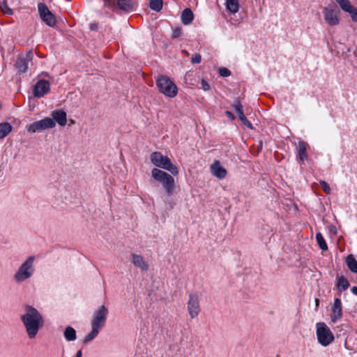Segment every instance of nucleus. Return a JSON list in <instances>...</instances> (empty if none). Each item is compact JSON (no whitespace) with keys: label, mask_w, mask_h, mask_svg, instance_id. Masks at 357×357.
Masks as SVG:
<instances>
[{"label":"nucleus","mask_w":357,"mask_h":357,"mask_svg":"<svg viewBox=\"0 0 357 357\" xmlns=\"http://www.w3.org/2000/svg\"><path fill=\"white\" fill-rule=\"evenodd\" d=\"M21 321L29 339H34L44 326L43 315L36 308L31 305L24 307V314L21 315Z\"/></svg>","instance_id":"1"},{"label":"nucleus","mask_w":357,"mask_h":357,"mask_svg":"<svg viewBox=\"0 0 357 357\" xmlns=\"http://www.w3.org/2000/svg\"><path fill=\"white\" fill-rule=\"evenodd\" d=\"M108 314L109 311L104 305H100L93 311L90 319L91 330L84 336L83 339L84 344L90 342L98 335L106 324Z\"/></svg>","instance_id":"2"},{"label":"nucleus","mask_w":357,"mask_h":357,"mask_svg":"<svg viewBox=\"0 0 357 357\" xmlns=\"http://www.w3.org/2000/svg\"><path fill=\"white\" fill-rule=\"evenodd\" d=\"M35 257L31 255L20 265L17 271L13 275V279L16 282L20 283L30 278L34 273L35 268L33 262Z\"/></svg>","instance_id":"3"},{"label":"nucleus","mask_w":357,"mask_h":357,"mask_svg":"<svg viewBox=\"0 0 357 357\" xmlns=\"http://www.w3.org/2000/svg\"><path fill=\"white\" fill-rule=\"evenodd\" d=\"M151 175L155 180L162 185L168 196L173 195L175 188V181L170 174L158 168H154L152 169Z\"/></svg>","instance_id":"4"},{"label":"nucleus","mask_w":357,"mask_h":357,"mask_svg":"<svg viewBox=\"0 0 357 357\" xmlns=\"http://www.w3.org/2000/svg\"><path fill=\"white\" fill-rule=\"evenodd\" d=\"M151 161L155 167L164 169L173 175L178 174L177 167L172 163L168 157L163 155L160 152H153L151 155Z\"/></svg>","instance_id":"5"},{"label":"nucleus","mask_w":357,"mask_h":357,"mask_svg":"<svg viewBox=\"0 0 357 357\" xmlns=\"http://www.w3.org/2000/svg\"><path fill=\"white\" fill-rule=\"evenodd\" d=\"M317 342L322 347H327L334 341V335L330 328L324 322L316 324Z\"/></svg>","instance_id":"6"},{"label":"nucleus","mask_w":357,"mask_h":357,"mask_svg":"<svg viewBox=\"0 0 357 357\" xmlns=\"http://www.w3.org/2000/svg\"><path fill=\"white\" fill-rule=\"evenodd\" d=\"M156 85L159 91L167 97H175L178 89L175 84L167 76L160 75L156 79Z\"/></svg>","instance_id":"7"},{"label":"nucleus","mask_w":357,"mask_h":357,"mask_svg":"<svg viewBox=\"0 0 357 357\" xmlns=\"http://www.w3.org/2000/svg\"><path fill=\"white\" fill-rule=\"evenodd\" d=\"M55 126V122L51 118H45L42 120L35 121L26 126V129L29 132H41L48 128H52Z\"/></svg>","instance_id":"8"},{"label":"nucleus","mask_w":357,"mask_h":357,"mask_svg":"<svg viewBox=\"0 0 357 357\" xmlns=\"http://www.w3.org/2000/svg\"><path fill=\"white\" fill-rule=\"evenodd\" d=\"M189 297L188 310L190 318L194 319L197 317L200 312V296L197 294L191 293Z\"/></svg>","instance_id":"9"},{"label":"nucleus","mask_w":357,"mask_h":357,"mask_svg":"<svg viewBox=\"0 0 357 357\" xmlns=\"http://www.w3.org/2000/svg\"><path fill=\"white\" fill-rule=\"evenodd\" d=\"M38 8L40 16L43 22L50 26H54L56 20L54 15L50 11L47 6L43 3H40L38 5Z\"/></svg>","instance_id":"10"},{"label":"nucleus","mask_w":357,"mask_h":357,"mask_svg":"<svg viewBox=\"0 0 357 357\" xmlns=\"http://www.w3.org/2000/svg\"><path fill=\"white\" fill-rule=\"evenodd\" d=\"M324 20L331 26H335L340 23V18L337 10L333 6H328L323 10Z\"/></svg>","instance_id":"11"},{"label":"nucleus","mask_w":357,"mask_h":357,"mask_svg":"<svg viewBox=\"0 0 357 357\" xmlns=\"http://www.w3.org/2000/svg\"><path fill=\"white\" fill-rule=\"evenodd\" d=\"M33 59V52L32 51H29L25 55L20 56L16 63L15 66L18 71L24 73L26 72L28 64L29 62L32 61Z\"/></svg>","instance_id":"12"},{"label":"nucleus","mask_w":357,"mask_h":357,"mask_svg":"<svg viewBox=\"0 0 357 357\" xmlns=\"http://www.w3.org/2000/svg\"><path fill=\"white\" fill-rule=\"evenodd\" d=\"M50 91L49 82L40 79L36 84L33 90V96L37 98L44 96Z\"/></svg>","instance_id":"13"},{"label":"nucleus","mask_w":357,"mask_h":357,"mask_svg":"<svg viewBox=\"0 0 357 357\" xmlns=\"http://www.w3.org/2000/svg\"><path fill=\"white\" fill-rule=\"evenodd\" d=\"M342 316V302L339 298H335L331 307V320L336 323Z\"/></svg>","instance_id":"14"},{"label":"nucleus","mask_w":357,"mask_h":357,"mask_svg":"<svg viewBox=\"0 0 357 357\" xmlns=\"http://www.w3.org/2000/svg\"><path fill=\"white\" fill-rule=\"evenodd\" d=\"M210 169L211 174L220 179H222L227 176V170L220 165L218 160H215L211 165Z\"/></svg>","instance_id":"15"},{"label":"nucleus","mask_w":357,"mask_h":357,"mask_svg":"<svg viewBox=\"0 0 357 357\" xmlns=\"http://www.w3.org/2000/svg\"><path fill=\"white\" fill-rule=\"evenodd\" d=\"M132 262L133 264L139 268L143 271H146L149 269V265L140 255L132 254Z\"/></svg>","instance_id":"16"},{"label":"nucleus","mask_w":357,"mask_h":357,"mask_svg":"<svg viewBox=\"0 0 357 357\" xmlns=\"http://www.w3.org/2000/svg\"><path fill=\"white\" fill-rule=\"evenodd\" d=\"M52 119L60 126H63L66 124V113L61 110H56L52 112Z\"/></svg>","instance_id":"17"},{"label":"nucleus","mask_w":357,"mask_h":357,"mask_svg":"<svg viewBox=\"0 0 357 357\" xmlns=\"http://www.w3.org/2000/svg\"><path fill=\"white\" fill-rule=\"evenodd\" d=\"M225 5L227 10L231 13L235 14L239 10L240 4L238 0H225Z\"/></svg>","instance_id":"18"},{"label":"nucleus","mask_w":357,"mask_h":357,"mask_svg":"<svg viewBox=\"0 0 357 357\" xmlns=\"http://www.w3.org/2000/svg\"><path fill=\"white\" fill-rule=\"evenodd\" d=\"M63 336L66 341L73 342L77 338V333L72 326H67L63 331Z\"/></svg>","instance_id":"19"},{"label":"nucleus","mask_w":357,"mask_h":357,"mask_svg":"<svg viewBox=\"0 0 357 357\" xmlns=\"http://www.w3.org/2000/svg\"><path fill=\"white\" fill-rule=\"evenodd\" d=\"M194 19L192 11L190 8H185L182 12L181 20L185 25L190 24Z\"/></svg>","instance_id":"20"},{"label":"nucleus","mask_w":357,"mask_h":357,"mask_svg":"<svg viewBox=\"0 0 357 357\" xmlns=\"http://www.w3.org/2000/svg\"><path fill=\"white\" fill-rule=\"evenodd\" d=\"M348 268L353 273H357V261L352 255H349L346 259Z\"/></svg>","instance_id":"21"},{"label":"nucleus","mask_w":357,"mask_h":357,"mask_svg":"<svg viewBox=\"0 0 357 357\" xmlns=\"http://www.w3.org/2000/svg\"><path fill=\"white\" fill-rule=\"evenodd\" d=\"M12 130V126L8 123H0V139L6 137Z\"/></svg>","instance_id":"22"},{"label":"nucleus","mask_w":357,"mask_h":357,"mask_svg":"<svg viewBox=\"0 0 357 357\" xmlns=\"http://www.w3.org/2000/svg\"><path fill=\"white\" fill-rule=\"evenodd\" d=\"M307 144L304 142H299L298 144V157L301 161L306 158V149Z\"/></svg>","instance_id":"23"},{"label":"nucleus","mask_w":357,"mask_h":357,"mask_svg":"<svg viewBox=\"0 0 357 357\" xmlns=\"http://www.w3.org/2000/svg\"><path fill=\"white\" fill-rule=\"evenodd\" d=\"M335 1L338 3L342 10L346 13L350 11V9H351L353 6L349 0H335Z\"/></svg>","instance_id":"24"},{"label":"nucleus","mask_w":357,"mask_h":357,"mask_svg":"<svg viewBox=\"0 0 357 357\" xmlns=\"http://www.w3.org/2000/svg\"><path fill=\"white\" fill-rule=\"evenodd\" d=\"M316 239L319 248L323 251H326L328 250L327 244L321 233H317L316 234Z\"/></svg>","instance_id":"25"},{"label":"nucleus","mask_w":357,"mask_h":357,"mask_svg":"<svg viewBox=\"0 0 357 357\" xmlns=\"http://www.w3.org/2000/svg\"><path fill=\"white\" fill-rule=\"evenodd\" d=\"M149 6L151 9L158 12L162 8V0H151Z\"/></svg>","instance_id":"26"},{"label":"nucleus","mask_w":357,"mask_h":357,"mask_svg":"<svg viewBox=\"0 0 357 357\" xmlns=\"http://www.w3.org/2000/svg\"><path fill=\"white\" fill-rule=\"evenodd\" d=\"M117 5L121 10H128L131 8L130 0H118Z\"/></svg>","instance_id":"27"},{"label":"nucleus","mask_w":357,"mask_h":357,"mask_svg":"<svg viewBox=\"0 0 357 357\" xmlns=\"http://www.w3.org/2000/svg\"><path fill=\"white\" fill-rule=\"evenodd\" d=\"M337 286L340 290H344L349 287V282L344 277L341 276L338 278Z\"/></svg>","instance_id":"28"},{"label":"nucleus","mask_w":357,"mask_h":357,"mask_svg":"<svg viewBox=\"0 0 357 357\" xmlns=\"http://www.w3.org/2000/svg\"><path fill=\"white\" fill-rule=\"evenodd\" d=\"M233 107L235 109V111L236 112V113L238 114L239 118L244 116V114L243 112V106L238 99L235 100V102L233 105Z\"/></svg>","instance_id":"29"},{"label":"nucleus","mask_w":357,"mask_h":357,"mask_svg":"<svg viewBox=\"0 0 357 357\" xmlns=\"http://www.w3.org/2000/svg\"><path fill=\"white\" fill-rule=\"evenodd\" d=\"M0 7H1V9L2 12L4 14H7V15H12L13 14L12 9L8 7V4H7L6 1H3V3L1 4Z\"/></svg>","instance_id":"30"},{"label":"nucleus","mask_w":357,"mask_h":357,"mask_svg":"<svg viewBox=\"0 0 357 357\" xmlns=\"http://www.w3.org/2000/svg\"><path fill=\"white\" fill-rule=\"evenodd\" d=\"M347 13L350 14L353 21L357 22V8L352 6L351 9H350V11H348Z\"/></svg>","instance_id":"31"},{"label":"nucleus","mask_w":357,"mask_h":357,"mask_svg":"<svg viewBox=\"0 0 357 357\" xmlns=\"http://www.w3.org/2000/svg\"><path fill=\"white\" fill-rule=\"evenodd\" d=\"M239 119L245 126H246L249 129H252V123L247 119L245 115L240 117Z\"/></svg>","instance_id":"32"},{"label":"nucleus","mask_w":357,"mask_h":357,"mask_svg":"<svg viewBox=\"0 0 357 357\" xmlns=\"http://www.w3.org/2000/svg\"><path fill=\"white\" fill-rule=\"evenodd\" d=\"M320 185L326 193H327V194L331 193V188L326 182H325L324 181H320Z\"/></svg>","instance_id":"33"},{"label":"nucleus","mask_w":357,"mask_h":357,"mask_svg":"<svg viewBox=\"0 0 357 357\" xmlns=\"http://www.w3.org/2000/svg\"><path fill=\"white\" fill-rule=\"evenodd\" d=\"M202 60V56L199 54H194L191 58V62L192 63H199Z\"/></svg>","instance_id":"34"},{"label":"nucleus","mask_w":357,"mask_h":357,"mask_svg":"<svg viewBox=\"0 0 357 357\" xmlns=\"http://www.w3.org/2000/svg\"><path fill=\"white\" fill-rule=\"evenodd\" d=\"M182 31L180 27L174 28L172 33V37L174 38H178L181 35Z\"/></svg>","instance_id":"35"},{"label":"nucleus","mask_w":357,"mask_h":357,"mask_svg":"<svg viewBox=\"0 0 357 357\" xmlns=\"http://www.w3.org/2000/svg\"><path fill=\"white\" fill-rule=\"evenodd\" d=\"M220 75L222 77H228L230 75V71L226 68H222L219 70Z\"/></svg>","instance_id":"36"},{"label":"nucleus","mask_w":357,"mask_h":357,"mask_svg":"<svg viewBox=\"0 0 357 357\" xmlns=\"http://www.w3.org/2000/svg\"><path fill=\"white\" fill-rule=\"evenodd\" d=\"M202 89L204 91H208L210 89V86L208 82L205 79H202L201 81Z\"/></svg>","instance_id":"37"},{"label":"nucleus","mask_w":357,"mask_h":357,"mask_svg":"<svg viewBox=\"0 0 357 357\" xmlns=\"http://www.w3.org/2000/svg\"><path fill=\"white\" fill-rule=\"evenodd\" d=\"M104 1L105 6L107 7H112L114 5V3L112 0H102Z\"/></svg>","instance_id":"38"},{"label":"nucleus","mask_w":357,"mask_h":357,"mask_svg":"<svg viewBox=\"0 0 357 357\" xmlns=\"http://www.w3.org/2000/svg\"><path fill=\"white\" fill-rule=\"evenodd\" d=\"M225 114L231 119L234 120L235 119V116H234V114L231 112H229V111H227L225 112Z\"/></svg>","instance_id":"39"},{"label":"nucleus","mask_w":357,"mask_h":357,"mask_svg":"<svg viewBox=\"0 0 357 357\" xmlns=\"http://www.w3.org/2000/svg\"><path fill=\"white\" fill-rule=\"evenodd\" d=\"M314 302H315L314 310L317 311L318 310L319 304V300L317 298H316L315 300H314Z\"/></svg>","instance_id":"40"},{"label":"nucleus","mask_w":357,"mask_h":357,"mask_svg":"<svg viewBox=\"0 0 357 357\" xmlns=\"http://www.w3.org/2000/svg\"><path fill=\"white\" fill-rule=\"evenodd\" d=\"M82 352L81 350H79L77 351V354H76V356L75 357H82Z\"/></svg>","instance_id":"41"},{"label":"nucleus","mask_w":357,"mask_h":357,"mask_svg":"<svg viewBox=\"0 0 357 357\" xmlns=\"http://www.w3.org/2000/svg\"><path fill=\"white\" fill-rule=\"evenodd\" d=\"M354 56H356V57H357V46H356V50H355V51H354Z\"/></svg>","instance_id":"42"},{"label":"nucleus","mask_w":357,"mask_h":357,"mask_svg":"<svg viewBox=\"0 0 357 357\" xmlns=\"http://www.w3.org/2000/svg\"><path fill=\"white\" fill-rule=\"evenodd\" d=\"M351 290H353V291L357 290V287H353Z\"/></svg>","instance_id":"43"},{"label":"nucleus","mask_w":357,"mask_h":357,"mask_svg":"<svg viewBox=\"0 0 357 357\" xmlns=\"http://www.w3.org/2000/svg\"><path fill=\"white\" fill-rule=\"evenodd\" d=\"M153 293H154V291H152L151 293L149 294V296L151 297L153 296Z\"/></svg>","instance_id":"44"},{"label":"nucleus","mask_w":357,"mask_h":357,"mask_svg":"<svg viewBox=\"0 0 357 357\" xmlns=\"http://www.w3.org/2000/svg\"><path fill=\"white\" fill-rule=\"evenodd\" d=\"M352 292L357 296V291H352Z\"/></svg>","instance_id":"45"}]
</instances>
